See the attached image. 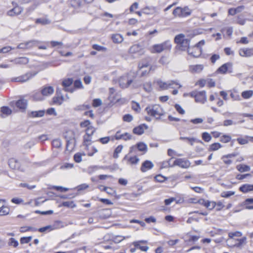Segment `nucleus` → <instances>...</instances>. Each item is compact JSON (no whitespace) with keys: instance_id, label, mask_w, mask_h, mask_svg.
Returning a JSON list of instances; mask_svg holds the SVG:
<instances>
[{"instance_id":"30","label":"nucleus","mask_w":253,"mask_h":253,"mask_svg":"<svg viewBox=\"0 0 253 253\" xmlns=\"http://www.w3.org/2000/svg\"><path fill=\"white\" fill-rule=\"evenodd\" d=\"M44 110H39L38 111H32L30 113H28V115L30 117L35 118V117H42L43 116L44 114Z\"/></svg>"},{"instance_id":"53","label":"nucleus","mask_w":253,"mask_h":253,"mask_svg":"<svg viewBox=\"0 0 253 253\" xmlns=\"http://www.w3.org/2000/svg\"><path fill=\"white\" fill-rule=\"evenodd\" d=\"M202 138L205 141L209 142L211 140V137L209 133L205 132L202 133Z\"/></svg>"},{"instance_id":"5","label":"nucleus","mask_w":253,"mask_h":253,"mask_svg":"<svg viewBox=\"0 0 253 253\" xmlns=\"http://www.w3.org/2000/svg\"><path fill=\"white\" fill-rule=\"evenodd\" d=\"M145 51L143 45L135 44L132 45L129 49V53L136 57L140 56L144 54Z\"/></svg>"},{"instance_id":"35","label":"nucleus","mask_w":253,"mask_h":253,"mask_svg":"<svg viewBox=\"0 0 253 253\" xmlns=\"http://www.w3.org/2000/svg\"><path fill=\"white\" fill-rule=\"evenodd\" d=\"M136 146L139 151L143 152L144 153L147 151V146L143 142H139L136 144Z\"/></svg>"},{"instance_id":"13","label":"nucleus","mask_w":253,"mask_h":253,"mask_svg":"<svg viewBox=\"0 0 253 253\" xmlns=\"http://www.w3.org/2000/svg\"><path fill=\"white\" fill-rule=\"evenodd\" d=\"M154 166V165L151 161L146 160L142 163L140 170L142 172H145L152 169Z\"/></svg>"},{"instance_id":"41","label":"nucleus","mask_w":253,"mask_h":253,"mask_svg":"<svg viewBox=\"0 0 253 253\" xmlns=\"http://www.w3.org/2000/svg\"><path fill=\"white\" fill-rule=\"evenodd\" d=\"M9 211V208L6 206H4L3 205V207L0 209V215L3 216L8 214Z\"/></svg>"},{"instance_id":"12","label":"nucleus","mask_w":253,"mask_h":253,"mask_svg":"<svg viewBox=\"0 0 253 253\" xmlns=\"http://www.w3.org/2000/svg\"><path fill=\"white\" fill-rule=\"evenodd\" d=\"M132 81L129 79L127 76H124L120 78L119 84L122 88L127 87L132 83Z\"/></svg>"},{"instance_id":"61","label":"nucleus","mask_w":253,"mask_h":253,"mask_svg":"<svg viewBox=\"0 0 253 253\" xmlns=\"http://www.w3.org/2000/svg\"><path fill=\"white\" fill-rule=\"evenodd\" d=\"M133 120V117L130 114H126L123 117V120L126 122H130Z\"/></svg>"},{"instance_id":"60","label":"nucleus","mask_w":253,"mask_h":253,"mask_svg":"<svg viewBox=\"0 0 253 253\" xmlns=\"http://www.w3.org/2000/svg\"><path fill=\"white\" fill-rule=\"evenodd\" d=\"M103 190L110 195H113L116 193L115 190L110 187H103Z\"/></svg>"},{"instance_id":"47","label":"nucleus","mask_w":253,"mask_h":253,"mask_svg":"<svg viewBox=\"0 0 253 253\" xmlns=\"http://www.w3.org/2000/svg\"><path fill=\"white\" fill-rule=\"evenodd\" d=\"M216 202L207 200L206 207L210 210H212L216 207Z\"/></svg>"},{"instance_id":"46","label":"nucleus","mask_w":253,"mask_h":253,"mask_svg":"<svg viewBox=\"0 0 253 253\" xmlns=\"http://www.w3.org/2000/svg\"><path fill=\"white\" fill-rule=\"evenodd\" d=\"M231 140V137L230 135L224 134L220 137V141L223 143H228Z\"/></svg>"},{"instance_id":"29","label":"nucleus","mask_w":253,"mask_h":253,"mask_svg":"<svg viewBox=\"0 0 253 253\" xmlns=\"http://www.w3.org/2000/svg\"><path fill=\"white\" fill-rule=\"evenodd\" d=\"M251 204H253V198L246 199L243 203L245 209L249 210H253V205H250Z\"/></svg>"},{"instance_id":"39","label":"nucleus","mask_w":253,"mask_h":253,"mask_svg":"<svg viewBox=\"0 0 253 253\" xmlns=\"http://www.w3.org/2000/svg\"><path fill=\"white\" fill-rule=\"evenodd\" d=\"M253 95V91L246 90L242 92V96L245 99H249L251 98Z\"/></svg>"},{"instance_id":"36","label":"nucleus","mask_w":253,"mask_h":253,"mask_svg":"<svg viewBox=\"0 0 253 253\" xmlns=\"http://www.w3.org/2000/svg\"><path fill=\"white\" fill-rule=\"evenodd\" d=\"M190 44V41L188 39H185V40L182 42V43L179 44L181 50H185L186 49H188Z\"/></svg>"},{"instance_id":"17","label":"nucleus","mask_w":253,"mask_h":253,"mask_svg":"<svg viewBox=\"0 0 253 253\" xmlns=\"http://www.w3.org/2000/svg\"><path fill=\"white\" fill-rule=\"evenodd\" d=\"M16 106L22 111L25 110L27 106V101L24 99L17 100L15 103Z\"/></svg>"},{"instance_id":"8","label":"nucleus","mask_w":253,"mask_h":253,"mask_svg":"<svg viewBox=\"0 0 253 253\" xmlns=\"http://www.w3.org/2000/svg\"><path fill=\"white\" fill-rule=\"evenodd\" d=\"M37 74L36 73L29 72L20 76L13 78L11 79L12 82H16L20 83H25L32 79Z\"/></svg>"},{"instance_id":"32","label":"nucleus","mask_w":253,"mask_h":253,"mask_svg":"<svg viewBox=\"0 0 253 253\" xmlns=\"http://www.w3.org/2000/svg\"><path fill=\"white\" fill-rule=\"evenodd\" d=\"M237 169L240 172L249 171L251 170L250 166L246 165H238L236 166Z\"/></svg>"},{"instance_id":"9","label":"nucleus","mask_w":253,"mask_h":253,"mask_svg":"<svg viewBox=\"0 0 253 253\" xmlns=\"http://www.w3.org/2000/svg\"><path fill=\"white\" fill-rule=\"evenodd\" d=\"M73 82L74 81L72 78L64 79L62 82V85L64 87V90L66 92H69L70 93L74 92L75 91V88L70 87Z\"/></svg>"},{"instance_id":"27","label":"nucleus","mask_w":253,"mask_h":253,"mask_svg":"<svg viewBox=\"0 0 253 253\" xmlns=\"http://www.w3.org/2000/svg\"><path fill=\"white\" fill-rule=\"evenodd\" d=\"M203 68L204 66L201 64L192 65L190 66V70L192 73H200L203 70Z\"/></svg>"},{"instance_id":"11","label":"nucleus","mask_w":253,"mask_h":253,"mask_svg":"<svg viewBox=\"0 0 253 253\" xmlns=\"http://www.w3.org/2000/svg\"><path fill=\"white\" fill-rule=\"evenodd\" d=\"M188 53L189 55L194 57H198L202 53V48L201 47H198L196 45L192 47H189L188 49Z\"/></svg>"},{"instance_id":"42","label":"nucleus","mask_w":253,"mask_h":253,"mask_svg":"<svg viewBox=\"0 0 253 253\" xmlns=\"http://www.w3.org/2000/svg\"><path fill=\"white\" fill-rule=\"evenodd\" d=\"M62 206L67 207V208H74L76 207V205L74 203L73 201H65L63 202L62 203L61 205Z\"/></svg>"},{"instance_id":"31","label":"nucleus","mask_w":253,"mask_h":253,"mask_svg":"<svg viewBox=\"0 0 253 253\" xmlns=\"http://www.w3.org/2000/svg\"><path fill=\"white\" fill-rule=\"evenodd\" d=\"M142 12L147 15L153 14L156 12V8L154 6H147L142 9Z\"/></svg>"},{"instance_id":"33","label":"nucleus","mask_w":253,"mask_h":253,"mask_svg":"<svg viewBox=\"0 0 253 253\" xmlns=\"http://www.w3.org/2000/svg\"><path fill=\"white\" fill-rule=\"evenodd\" d=\"M64 100V97L62 95L54 96L52 98V101L54 104L60 105L62 104Z\"/></svg>"},{"instance_id":"55","label":"nucleus","mask_w":253,"mask_h":253,"mask_svg":"<svg viewBox=\"0 0 253 253\" xmlns=\"http://www.w3.org/2000/svg\"><path fill=\"white\" fill-rule=\"evenodd\" d=\"M234 194L235 192L229 191L222 192L221 194V196L223 198H228Z\"/></svg>"},{"instance_id":"28","label":"nucleus","mask_w":253,"mask_h":253,"mask_svg":"<svg viewBox=\"0 0 253 253\" xmlns=\"http://www.w3.org/2000/svg\"><path fill=\"white\" fill-rule=\"evenodd\" d=\"M127 160V164H130L132 165L137 164L139 161V159L136 156L131 157L128 158L127 155H126L123 159V160Z\"/></svg>"},{"instance_id":"58","label":"nucleus","mask_w":253,"mask_h":253,"mask_svg":"<svg viewBox=\"0 0 253 253\" xmlns=\"http://www.w3.org/2000/svg\"><path fill=\"white\" fill-rule=\"evenodd\" d=\"M102 103V100L99 98L94 99L93 100L92 106L94 107H97L101 105Z\"/></svg>"},{"instance_id":"43","label":"nucleus","mask_w":253,"mask_h":253,"mask_svg":"<svg viewBox=\"0 0 253 253\" xmlns=\"http://www.w3.org/2000/svg\"><path fill=\"white\" fill-rule=\"evenodd\" d=\"M185 40L184 36L183 34H179L177 35L174 38V42L175 43L180 44L182 42Z\"/></svg>"},{"instance_id":"1","label":"nucleus","mask_w":253,"mask_h":253,"mask_svg":"<svg viewBox=\"0 0 253 253\" xmlns=\"http://www.w3.org/2000/svg\"><path fill=\"white\" fill-rule=\"evenodd\" d=\"M145 110L148 115L155 117L156 119H159L165 114L163 109L158 104L149 105Z\"/></svg>"},{"instance_id":"50","label":"nucleus","mask_w":253,"mask_h":253,"mask_svg":"<svg viewBox=\"0 0 253 253\" xmlns=\"http://www.w3.org/2000/svg\"><path fill=\"white\" fill-rule=\"evenodd\" d=\"M144 89L148 92H150L152 90V84L150 82H147L143 84Z\"/></svg>"},{"instance_id":"45","label":"nucleus","mask_w":253,"mask_h":253,"mask_svg":"<svg viewBox=\"0 0 253 253\" xmlns=\"http://www.w3.org/2000/svg\"><path fill=\"white\" fill-rule=\"evenodd\" d=\"M55 228L54 227V226H52V225H48V226H45V227H42V228H40V229H39V231L40 232H44L47 230L48 231H52L54 229H55Z\"/></svg>"},{"instance_id":"3","label":"nucleus","mask_w":253,"mask_h":253,"mask_svg":"<svg viewBox=\"0 0 253 253\" xmlns=\"http://www.w3.org/2000/svg\"><path fill=\"white\" fill-rule=\"evenodd\" d=\"M191 13V10L188 6H185L183 8L177 7L173 10L172 14L175 17H186L190 16Z\"/></svg>"},{"instance_id":"59","label":"nucleus","mask_w":253,"mask_h":253,"mask_svg":"<svg viewBox=\"0 0 253 253\" xmlns=\"http://www.w3.org/2000/svg\"><path fill=\"white\" fill-rule=\"evenodd\" d=\"M168 154L169 156L172 157L173 155H175L177 156H183L181 154H178L176 152L171 149H169L168 150Z\"/></svg>"},{"instance_id":"20","label":"nucleus","mask_w":253,"mask_h":253,"mask_svg":"<svg viewBox=\"0 0 253 253\" xmlns=\"http://www.w3.org/2000/svg\"><path fill=\"white\" fill-rule=\"evenodd\" d=\"M232 66L231 63H225L218 69L217 71L222 74H225L228 70H230L231 69ZM229 72H231V71H229Z\"/></svg>"},{"instance_id":"2","label":"nucleus","mask_w":253,"mask_h":253,"mask_svg":"<svg viewBox=\"0 0 253 253\" xmlns=\"http://www.w3.org/2000/svg\"><path fill=\"white\" fill-rule=\"evenodd\" d=\"M171 45L169 41L162 43L155 44L149 48V50L152 53H160L166 50H170Z\"/></svg>"},{"instance_id":"21","label":"nucleus","mask_w":253,"mask_h":253,"mask_svg":"<svg viewBox=\"0 0 253 253\" xmlns=\"http://www.w3.org/2000/svg\"><path fill=\"white\" fill-rule=\"evenodd\" d=\"M8 165L13 169H18L20 168L19 162L15 158H11L8 161Z\"/></svg>"},{"instance_id":"26","label":"nucleus","mask_w":253,"mask_h":253,"mask_svg":"<svg viewBox=\"0 0 253 253\" xmlns=\"http://www.w3.org/2000/svg\"><path fill=\"white\" fill-rule=\"evenodd\" d=\"M0 112L2 113L1 117L4 118L10 115L12 113V110L7 106H3L0 108Z\"/></svg>"},{"instance_id":"10","label":"nucleus","mask_w":253,"mask_h":253,"mask_svg":"<svg viewBox=\"0 0 253 253\" xmlns=\"http://www.w3.org/2000/svg\"><path fill=\"white\" fill-rule=\"evenodd\" d=\"M40 42L36 40L28 41L25 43H21L17 47L18 49H26L36 45Z\"/></svg>"},{"instance_id":"16","label":"nucleus","mask_w":253,"mask_h":253,"mask_svg":"<svg viewBox=\"0 0 253 253\" xmlns=\"http://www.w3.org/2000/svg\"><path fill=\"white\" fill-rule=\"evenodd\" d=\"M246 240H247L246 237H244L241 239H237L236 240V243L235 244H232V243H230V244H228L227 245L231 247L240 248L243 245L246 244Z\"/></svg>"},{"instance_id":"40","label":"nucleus","mask_w":253,"mask_h":253,"mask_svg":"<svg viewBox=\"0 0 253 253\" xmlns=\"http://www.w3.org/2000/svg\"><path fill=\"white\" fill-rule=\"evenodd\" d=\"M33 99L36 101H40L43 99V95L42 94V91H36L33 95Z\"/></svg>"},{"instance_id":"57","label":"nucleus","mask_w":253,"mask_h":253,"mask_svg":"<svg viewBox=\"0 0 253 253\" xmlns=\"http://www.w3.org/2000/svg\"><path fill=\"white\" fill-rule=\"evenodd\" d=\"M32 240V237H23L20 239V243L21 244H27L29 243Z\"/></svg>"},{"instance_id":"52","label":"nucleus","mask_w":253,"mask_h":253,"mask_svg":"<svg viewBox=\"0 0 253 253\" xmlns=\"http://www.w3.org/2000/svg\"><path fill=\"white\" fill-rule=\"evenodd\" d=\"M95 131V129L92 126H88L86 129V134L88 136H91Z\"/></svg>"},{"instance_id":"23","label":"nucleus","mask_w":253,"mask_h":253,"mask_svg":"<svg viewBox=\"0 0 253 253\" xmlns=\"http://www.w3.org/2000/svg\"><path fill=\"white\" fill-rule=\"evenodd\" d=\"M41 91L43 96H49L53 93L54 88L51 86H44Z\"/></svg>"},{"instance_id":"48","label":"nucleus","mask_w":253,"mask_h":253,"mask_svg":"<svg viewBox=\"0 0 253 253\" xmlns=\"http://www.w3.org/2000/svg\"><path fill=\"white\" fill-rule=\"evenodd\" d=\"M74 86L75 89H80V88H83L84 86L82 84V82L81 80H77L75 81L74 82Z\"/></svg>"},{"instance_id":"37","label":"nucleus","mask_w":253,"mask_h":253,"mask_svg":"<svg viewBox=\"0 0 253 253\" xmlns=\"http://www.w3.org/2000/svg\"><path fill=\"white\" fill-rule=\"evenodd\" d=\"M102 168L103 167H100L98 166H92L89 167L87 168V171L89 174H91L95 171Z\"/></svg>"},{"instance_id":"14","label":"nucleus","mask_w":253,"mask_h":253,"mask_svg":"<svg viewBox=\"0 0 253 253\" xmlns=\"http://www.w3.org/2000/svg\"><path fill=\"white\" fill-rule=\"evenodd\" d=\"M239 54L243 57H250L253 55V48H243L239 51Z\"/></svg>"},{"instance_id":"6","label":"nucleus","mask_w":253,"mask_h":253,"mask_svg":"<svg viewBox=\"0 0 253 253\" xmlns=\"http://www.w3.org/2000/svg\"><path fill=\"white\" fill-rule=\"evenodd\" d=\"M172 158L170 159L168 162L169 166L171 167H173L175 166H177L183 169H187L190 166V162L187 159L184 158H178L176 159L173 162L172 165H170L169 163L170 161Z\"/></svg>"},{"instance_id":"34","label":"nucleus","mask_w":253,"mask_h":253,"mask_svg":"<svg viewBox=\"0 0 253 253\" xmlns=\"http://www.w3.org/2000/svg\"><path fill=\"white\" fill-rule=\"evenodd\" d=\"M112 39L114 42L117 43L122 42L124 40L123 36L118 34L113 35Z\"/></svg>"},{"instance_id":"18","label":"nucleus","mask_w":253,"mask_h":253,"mask_svg":"<svg viewBox=\"0 0 253 253\" xmlns=\"http://www.w3.org/2000/svg\"><path fill=\"white\" fill-rule=\"evenodd\" d=\"M148 128V126L145 124L139 125V126L134 127L133 129V132L137 135H141L144 132V130Z\"/></svg>"},{"instance_id":"15","label":"nucleus","mask_w":253,"mask_h":253,"mask_svg":"<svg viewBox=\"0 0 253 253\" xmlns=\"http://www.w3.org/2000/svg\"><path fill=\"white\" fill-rule=\"evenodd\" d=\"M23 9L20 6H15L12 9L7 11V14L9 16H14L20 14Z\"/></svg>"},{"instance_id":"62","label":"nucleus","mask_w":253,"mask_h":253,"mask_svg":"<svg viewBox=\"0 0 253 253\" xmlns=\"http://www.w3.org/2000/svg\"><path fill=\"white\" fill-rule=\"evenodd\" d=\"M110 140V138L109 136L100 138L98 141L103 144L108 143Z\"/></svg>"},{"instance_id":"44","label":"nucleus","mask_w":253,"mask_h":253,"mask_svg":"<svg viewBox=\"0 0 253 253\" xmlns=\"http://www.w3.org/2000/svg\"><path fill=\"white\" fill-rule=\"evenodd\" d=\"M222 147V145L219 143H214L211 144L209 148V151H216Z\"/></svg>"},{"instance_id":"7","label":"nucleus","mask_w":253,"mask_h":253,"mask_svg":"<svg viewBox=\"0 0 253 253\" xmlns=\"http://www.w3.org/2000/svg\"><path fill=\"white\" fill-rule=\"evenodd\" d=\"M158 85L162 89H167L169 88H173L175 87L174 85H179V87H181V85L173 81H168L167 82H164L161 80H158L157 82Z\"/></svg>"},{"instance_id":"24","label":"nucleus","mask_w":253,"mask_h":253,"mask_svg":"<svg viewBox=\"0 0 253 253\" xmlns=\"http://www.w3.org/2000/svg\"><path fill=\"white\" fill-rule=\"evenodd\" d=\"M85 149L87 151V155L88 156H92L98 152V150L95 147L89 145V144H86Z\"/></svg>"},{"instance_id":"19","label":"nucleus","mask_w":253,"mask_h":253,"mask_svg":"<svg viewBox=\"0 0 253 253\" xmlns=\"http://www.w3.org/2000/svg\"><path fill=\"white\" fill-rule=\"evenodd\" d=\"M242 235V234L240 231H236L234 232H229L228 233V239L226 240L227 244H229L233 241L235 237H239Z\"/></svg>"},{"instance_id":"64","label":"nucleus","mask_w":253,"mask_h":253,"mask_svg":"<svg viewBox=\"0 0 253 253\" xmlns=\"http://www.w3.org/2000/svg\"><path fill=\"white\" fill-rule=\"evenodd\" d=\"M52 145L55 148H59L61 145V141L59 139H54L52 141Z\"/></svg>"},{"instance_id":"54","label":"nucleus","mask_w":253,"mask_h":253,"mask_svg":"<svg viewBox=\"0 0 253 253\" xmlns=\"http://www.w3.org/2000/svg\"><path fill=\"white\" fill-rule=\"evenodd\" d=\"M132 109L136 112H139L140 111V107L139 104L134 101L132 102Z\"/></svg>"},{"instance_id":"4","label":"nucleus","mask_w":253,"mask_h":253,"mask_svg":"<svg viewBox=\"0 0 253 253\" xmlns=\"http://www.w3.org/2000/svg\"><path fill=\"white\" fill-rule=\"evenodd\" d=\"M192 97H194L195 101L204 104L207 101V95L205 91L194 90L189 93Z\"/></svg>"},{"instance_id":"51","label":"nucleus","mask_w":253,"mask_h":253,"mask_svg":"<svg viewBox=\"0 0 253 253\" xmlns=\"http://www.w3.org/2000/svg\"><path fill=\"white\" fill-rule=\"evenodd\" d=\"M204 120L202 118H196L194 119H191L189 122H187V125H189V123H192L193 124H201L203 122Z\"/></svg>"},{"instance_id":"38","label":"nucleus","mask_w":253,"mask_h":253,"mask_svg":"<svg viewBox=\"0 0 253 253\" xmlns=\"http://www.w3.org/2000/svg\"><path fill=\"white\" fill-rule=\"evenodd\" d=\"M134 246L137 248L141 250L142 251L146 252L149 247L148 246H142L140 245V242H134L133 243Z\"/></svg>"},{"instance_id":"22","label":"nucleus","mask_w":253,"mask_h":253,"mask_svg":"<svg viewBox=\"0 0 253 253\" xmlns=\"http://www.w3.org/2000/svg\"><path fill=\"white\" fill-rule=\"evenodd\" d=\"M29 59L26 57H21L19 58H16L12 62H13L15 64L18 65H25L29 62Z\"/></svg>"},{"instance_id":"49","label":"nucleus","mask_w":253,"mask_h":253,"mask_svg":"<svg viewBox=\"0 0 253 253\" xmlns=\"http://www.w3.org/2000/svg\"><path fill=\"white\" fill-rule=\"evenodd\" d=\"M249 138V137L246 136L244 137H239L237 139V141L241 145H244L247 144L248 143V138Z\"/></svg>"},{"instance_id":"56","label":"nucleus","mask_w":253,"mask_h":253,"mask_svg":"<svg viewBox=\"0 0 253 253\" xmlns=\"http://www.w3.org/2000/svg\"><path fill=\"white\" fill-rule=\"evenodd\" d=\"M8 245L12 246L15 248L17 247L18 245V242L13 238H11L9 240Z\"/></svg>"},{"instance_id":"63","label":"nucleus","mask_w":253,"mask_h":253,"mask_svg":"<svg viewBox=\"0 0 253 253\" xmlns=\"http://www.w3.org/2000/svg\"><path fill=\"white\" fill-rule=\"evenodd\" d=\"M229 158L227 156H223L221 158V160L223 161V162L227 165H230L232 164V161L228 159Z\"/></svg>"},{"instance_id":"25","label":"nucleus","mask_w":253,"mask_h":253,"mask_svg":"<svg viewBox=\"0 0 253 253\" xmlns=\"http://www.w3.org/2000/svg\"><path fill=\"white\" fill-rule=\"evenodd\" d=\"M239 190L245 193L253 191V184H244L239 188Z\"/></svg>"}]
</instances>
